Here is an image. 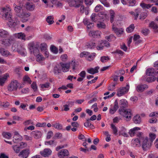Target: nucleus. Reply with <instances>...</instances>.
<instances>
[{
    "label": "nucleus",
    "instance_id": "nucleus-1",
    "mask_svg": "<svg viewBox=\"0 0 158 158\" xmlns=\"http://www.w3.org/2000/svg\"><path fill=\"white\" fill-rule=\"evenodd\" d=\"M11 10L9 6L3 7L2 9L1 15L3 19L8 21V24L9 27L18 28L19 21H15L12 19V16L10 12Z\"/></svg>",
    "mask_w": 158,
    "mask_h": 158
},
{
    "label": "nucleus",
    "instance_id": "nucleus-2",
    "mask_svg": "<svg viewBox=\"0 0 158 158\" xmlns=\"http://www.w3.org/2000/svg\"><path fill=\"white\" fill-rule=\"evenodd\" d=\"M119 104L120 108L119 109L118 111L119 114L125 117V120L126 121H130L131 119L132 116L131 110L130 109L125 110L124 109L128 105L127 100L124 99H121L120 100Z\"/></svg>",
    "mask_w": 158,
    "mask_h": 158
},
{
    "label": "nucleus",
    "instance_id": "nucleus-3",
    "mask_svg": "<svg viewBox=\"0 0 158 158\" xmlns=\"http://www.w3.org/2000/svg\"><path fill=\"white\" fill-rule=\"evenodd\" d=\"M75 61H72L71 63L64 64L60 63L59 64H56L54 67L53 72L55 74L57 75L60 73L62 70L63 72H66L69 70V67L71 66L72 69L74 70L75 69Z\"/></svg>",
    "mask_w": 158,
    "mask_h": 158
},
{
    "label": "nucleus",
    "instance_id": "nucleus-4",
    "mask_svg": "<svg viewBox=\"0 0 158 158\" xmlns=\"http://www.w3.org/2000/svg\"><path fill=\"white\" fill-rule=\"evenodd\" d=\"M13 7L16 15L22 18V21L23 22H26L28 20V18L30 15V13L24 10L23 6L21 7L20 5H19L16 3L14 4Z\"/></svg>",
    "mask_w": 158,
    "mask_h": 158
},
{
    "label": "nucleus",
    "instance_id": "nucleus-5",
    "mask_svg": "<svg viewBox=\"0 0 158 158\" xmlns=\"http://www.w3.org/2000/svg\"><path fill=\"white\" fill-rule=\"evenodd\" d=\"M108 17L107 14L104 12H101L98 15L93 13L90 16L91 19L94 22L98 21L99 19H106Z\"/></svg>",
    "mask_w": 158,
    "mask_h": 158
},
{
    "label": "nucleus",
    "instance_id": "nucleus-6",
    "mask_svg": "<svg viewBox=\"0 0 158 158\" xmlns=\"http://www.w3.org/2000/svg\"><path fill=\"white\" fill-rule=\"evenodd\" d=\"M141 142L142 148L144 150H147L149 149L152 144V143L149 140L148 137L142 138Z\"/></svg>",
    "mask_w": 158,
    "mask_h": 158
},
{
    "label": "nucleus",
    "instance_id": "nucleus-7",
    "mask_svg": "<svg viewBox=\"0 0 158 158\" xmlns=\"http://www.w3.org/2000/svg\"><path fill=\"white\" fill-rule=\"evenodd\" d=\"M140 130V128L138 127H135L131 129L129 132V133L131 137H133L136 135L137 137H140L142 135V132L139 131Z\"/></svg>",
    "mask_w": 158,
    "mask_h": 158
},
{
    "label": "nucleus",
    "instance_id": "nucleus-8",
    "mask_svg": "<svg viewBox=\"0 0 158 158\" xmlns=\"http://www.w3.org/2000/svg\"><path fill=\"white\" fill-rule=\"evenodd\" d=\"M19 85V83L16 80L11 81L8 87V89L10 91L16 90Z\"/></svg>",
    "mask_w": 158,
    "mask_h": 158
},
{
    "label": "nucleus",
    "instance_id": "nucleus-9",
    "mask_svg": "<svg viewBox=\"0 0 158 158\" xmlns=\"http://www.w3.org/2000/svg\"><path fill=\"white\" fill-rule=\"evenodd\" d=\"M129 88V85L127 84L125 87H121L119 88L117 91V95L118 97H121L123 95L128 91Z\"/></svg>",
    "mask_w": 158,
    "mask_h": 158
},
{
    "label": "nucleus",
    "instance_id": "nucleus-10",
    "mask_svg": "<svg viewBox=\"0 0 158 158\" xmlns=\"http://www.w3.org/2000/svg\"><path fill=\"white\" fill-rule=\"evenodd\" d=\"M34 42H32L29 43L28 44L27 48L31 53L34 55L39 53V50L35 46Z\"/></svg>",
    "mask_w": 158,
    "mask_h": 158
},
{
    "label": "nucleus",
    "instance_id": "nucleus-11",
    "mask_svg": "<svg viewBox=\"0 0 158 158\" xmlns=\"http://www.w3.org/2000/svg\"><path fill=\"white\" fill-rule=\"evenodd\" d=\"M88 32L89 35L94 38H100L102 34L101 31L98 30H90L87 31Z\"/></svg>",
    "mask_w": 158,
    "mask_h": 158
},
{
    "label": "nucleus",
    "instance_id": "nucleus-12",
    "mask_svg": "<svg viewBox=\"0 0 158 158\" xmlns=\"http://www.w3.org/2000/svg\"><path fill=\"white\" fill-rule=\"evenodd\" d=\"M119 106L118 99H116L113 105L110 106V107L109 110V112L111 114H113L116 112Z\"/></svg>",
    "mask_w": 158,
    "mask_h": 158
},
{
    "label": "nucleus",
    "instance_id": "nucleus-13",
    "mask_svg": "<svg viewBox=\"0 0 158 158\" xmlns=\"http://www.w3.org/2000/svg\"><path fill=\"white\" fill-rule=\"evenodd\" d=\"M42 1L45 4L46 8H52L57 3L56 0H42Z\"/></svg>",
    "mask_w": 158,
    "mask_h": 158
},
{
    "label": "nucleus",
    "instance_id": "nucleus-14",
    "mask_svg": "<svg viewBox=\"0 0 158 158\" xmlns=\"http://www.w3.org/2000/svg\"><path fill=\"white\" fill-rule=\"evenodd\" d=\"M52 153V151L49 148H45L43 150L40 151V154L43 157H48Z\"/></svg>",
    "mask_w": 158,
    "mask_h": 158
},
{
    "label": "nucleus",
    "instance_id": "nucleus-15",
    "mask_svg": "<svg viewBox=\"0 0 158 158\" xmlns=\"http://www.w3.org/2000/svg\"><path fill=\"white\" fill-rule=\"evenodd\" d=\"M0 53L1 55L5 57H13L14 55L8 51L3 48H0Z\"/></svg>",
    "mask_w": 158,
    "mask_h": 158
},
{
    "label": "nucleus",
    "instance_id": "nucleus-16",
    "mask_svg": "<svg viewBox=\"0 0 158 158\" xmlns=\"http://www.w3.org/2000/svg\"><path fill=\"white\" fill-rule=\"evenodd\" d=\"M84 24L87 27V31H89V29L92 28L94 26V23L91 22L87 18H85L83 20Z\"/></svg>",
    "mask_w": 158,
    "mask_h": 158
},
{
    "label": "nucleus",
    "instance_id": "nucleus-17",
    "mask_svg": "<svg viewBox=\"0 0 158 158\" xmlns=\"http://www.w3.org/2000/svg\"><path fill=\"white\" fill-rule=\"evenodd\" d=\"M18 53L22 56H25L27 55V52L26 49L22 46L20 45L17 50Z\"/></svg>",
    "mask_w": 158,
    "mask_h": 158
},
{
    "label": "nucleus",
    "instance_id": "nucleus-18",
    "mask_svg": "<svg viewBox=\"0 0 158 158\" xmlns=\"http://www.w3.org/2000/svg\"><path fill=\"white\" fill-rule=\"evenodd\" d=\"M69 155L68 151L67 149H63L60 151L58 153V156L61 158H64Z\"/></svg>",
    "mask_w": 158,
    "mask_h": 158
},
{
    "label": "nucleus",
    "instance_id": "nucleus-19",
    "mask_svg": "<svg viewBox=\"0 0 158 158\" xmlns=\"http://www.w3.org/2000/svg\"><path fill=\"white\" fill-rule=\"evenodd\" d=\"M106 19H99L97 23V26L99 29H105L106 27V25L104 23Z\"/></svg>",
    "mask_w": 158,
    "mask_h": 158
},
{
    "label": "nucleus",
    "instance_id": "nucleus-20",
    "mask_svg": "<svg viewBox=\"0 0 158 158\" xmlns=\"http://www.w3.org/2000/svg\"><path fill=\"white\" fill-rule=\"evenodd\" d=\"M9 77V74L7 73L0 76V85H3Z\"/></svg>",
    "mask_w": 158,
    "mask_h": 158
},
{
    "label": "nucleus",
    "instance_id": "nucleus-21",
    "mask_svg": "<svg viewBox=\"0 0 158 158\" xmlns=\"http://www.w3.org/2000/svg\"><path fill=\"white\" fill-rule=\"evenodd\" d=\"M31 135L35 139H38L41 137L42 133L41 132L39 131H32L31 132Z\"/></svg>",
    "mask_w": 158,
    "mask_h": 158
},
{
    "label": "nucleus",
    "instance_id": "nucleus-22",
    "mask_svg": "<svg viewBox=\"0 0 158 158\" xmlns=\"http://www.w3.org/2000/svg\"><path fill=\"white\" fill-rule=\"evenodd\" d=\"M13 36L16 38L23 40H26V35L23 32H19L14 34Z\"/></svg>",
    "mask_w": 158,
    "mask_h": 158
},
{
    "label": "nucleus",
    "instance_id": "nucleus-23",
    "mask_svg": "<svg viewBox=\"0 0 158 158\" xmlns=\"http://www.w3.org/2000/svg\"><path fill=\"white\" fill-rule=\"evenodd\" d=\"M29 154V149H25L22 150L20 152L19 156L23 158H27Z\"/></svg>",
    "mask_w": 158,
    "mask_h": 158
},
{
    "label": "nucleus",
    "instance_id": "nucleus-24",
    "mask_svg": "<svg viewBox=\"0 0 158 158\" xmlns=\"http://www.w3.org/2000/svg\"><path fill=\"white\" fill-rule=\"evenodd\" d=\"M24 6L25 7L27 10L30 11H33L35 7L34 4L30 2L26 3Z\"/></svg>",
    "mask_w": 158,
    "mask_h": 158
},
{
    "label": "nucleus",
    "instance_id": "nucleus-25",
    "mask_svg": "<svg viewBox=\"0 0 158 158\" xmlns=\"http://www.w3.org/2000/svg\"><path fill=\"white\" fill-rule=\"evenodd\" d=\"M112 29L118 35L123 34L124 31V30L122 28H118L115 27L114 24L112 25Z\"/></svg>",
    "mask_w": 158,
    "mask_h": 158
},
{
    "label": "nucleus",
    "instance_id": "nucleus-26",
    "mask_svg": "<svg viewBox=\"0 0 158 158\" xmlns=\"http://www.w3.org/2000/svg\"><path fill=\"white\" fill-rule=\"evenodd\" d=\"M148 88V86L147 85H139L136 87V89L138 92H141Z\"/></svg>",
    "mask_w": 158,
    "mask_h": 158
},
{
    "label": "nucleus",
    "instance_id": "nucleus-27",
    "mask_svg": "<svg viewBox=\"0 0 158 158\" xmlns=\"http://www.w3.org/2000/svg\"><path fill=\"white\" fill-rule=\"evenodd\" d=\"M99 69V68L98 66L94 68H88L87 69V72L89 74H94L98 72Z\"/></svg>",
    "mask_w": 158,
    "mask_h": 158
},
{
    "label": "nucleus",
    "instance_id": "nucleus-28",
    "mask_svg": "<svg viewBox=\"0 0 158 158\" xmlns=\"http://www.w3.org/2000/svg\"><path fill=\"white\" fill-rule=\"evenodd\" d=\"M34 55H35V60L38 62L41 63L45 60V58L40 53H37Z\"/></svg>",
    "mask_w": 158,
    "mask_h": 158
},
{
    "label": "nucleus",
    "instance_id": "nucleus-29",
    "mask_svg": "<svg viewBox=\"0 0 158 158\" xmlns=\"http://www.w3.org/2000/svg\"><path fill=\"white\" fill-rule=\"evenodd\" d=\"M155 70L153 68H149L146 71V74L148 76H153L155 75Z\"/></svg>",
    "mask_w": 158,
    "mask_h": 158
},
{
    "label": "nucleus",
    "instance_id": "nucleus-30",
    "mask_svg": "<svg viewBox=\"0 0 158 158\" xmlns=\"http://www.w3.org/2000/svg\"><path fill=\"white\" fill-rule=\"evenodd\" d=\"M11 40L10 39H3L0 40V44H1L6 46H8L11 44Z\"/></svg>",
    "mask_w": 158,
    "mask_h": 158
},
{
    "label": "nucleus",
    "instance_id": "nucleus-31",
    "mask_svg": "<svg viewBox=\"0 0 158 158\" xmlns=\"http://www.w3.org/2000/svg\"><path fill=\"white\" fill-rule=\"evenodd\" d=\"M140 12L139 9H137L135 10V11H130L129 13L135 19H136L139 16V14Z\"/></svg>",
    "mask_w": 158,
    "mask_h": 158
},
{
    "label": "nucleus",
    "instance_id": "nucleus-32",
    "mask_svg": "<svg viewBox=\"0 0 158 158\" xmlns=\"http://www.w3.org/2000/svg\"><path fill=\"white\" fill-rule=\"evenodd\" d=\"M82 2V0H73L71 1H70L69 3L71 6L77 7V4Z\"/></svg>",
    "mask_w": 158,
    "mask_h": 158
},
{
    "label": "nucleus",
    "instance_id": "nucleus-33",
    "mask_svg": "<svg viewBox=\"0 0 158 158\" xmlns=\"http://www.w3.org/2000/svg\"><path fill=\"white\" fill-rule=\"evenodd\" d=\"M9 33L3 29H0V38H4L7 37Z\"/></svg>",
    "mask_w": 158,
    "mask_h": 158
},
{
    "label": "nucleus",
    "instance_id": "nucleus-34",
    "mask_svg": "<svg viewBox=\"0 0 158 158\" xmlns=\"http://www.w3.org/2000/svg\"><path fill=\"white\" fill-rule=\"evenodd\" d=\"M149 27L155 32H158V25L154 22H152L150 23Z\"/></svg>",
    "mask_w": 158,
    "mask_h": 158
},
{
    "label": "nucleus",
    "instance_id": "nucleus-35",
    "mask_svg": "<svg viewBox=\"0 0 158 158\" xmlns=\"http://www.w3.org/2000/svg\"><path fill=\"white\" fill-rule=\"evenodd\" d=\"M45 144L46 145H50L51 146H55L57 144V142L54 140H50L45 142Z\"/></svg>",
    "mask_w": 158,
    "mask_h": 158
},
{
    "label": "nucleus",
    "instance_id": "nucleus-36",
    "mask_svg": "<svg viewBox=\"0 0 158 158\" xmlns=\"http://www.w3.org/2000/svg\"><path fill=\"white\" fill-rule=\"evenodd\" d=\"M134 123L135 124H139L141 121V118L139 115H136L133 118Z\"/></svg>",
    "mask_w": 158,
    "mask_h": 158
},
{
    "label": "nucleus",
    "instance_id": "nucleus-37",
    "mask_svg": "<svg viewBox=\"0 0 158 158\" xmlns=\"http://www.w3.org/2000/svg\"><path fill=\"white\" fill-rule=\"evenodd\" d=\"M96 56V54L95 53H93L90 54H89L87 56L86 60L89 61L93 60Z\"/></svg>",
    "mask_w": 158,
    "mask_h": 158
},
{
    "label": "nucleus",
    "instance_id": "nucleus-38",
    "mask_svg": "<svg viewBox=\"0 0 158 158\" xmlns=\"http://www.w3.org/2000/svg\"><path fill=\"white\" fill-rule=\"evenodd\" d=\"M14 139H13V142L14 143H18L22 139V137L20 135H18V136H14Z\"/></svg>",
    "mask_w": 158,
    "mask_h": 158
},
{
    "label": "nucleus",
    "instance_id": "nucleus-39",
    "mask_svg": "<svg viewBox=\"0 0 158 158\" xmlns=\"http://www.w3.org/2000/svg\"><path fill=\"white\" fill-rule=\"evenodd\" d=\"M50 85V84L49 83H46L44 84H41L40 85V88H41V90H44V88H48Z\"/></svg>",
    "mask_w": 158,
    "mask_h": 158
},
{
    "label": "nucleus",
    "instance_id": "nucleus-40",
    "mask_svg": "<svg viewBox=\"0 0 158 158\" xmlns=\"http://www.w3.org/2000/svg\"><path fill=\"white\" fill-rule=\"evenodd\" d=\"M110 22L112 23L114 21L115 17V13L113 10H110Z\"/></svg>",
    "mask_w": 158,
    "mask_h": 158
},
{
    "label": "nucleus",
    "instance_id": "nucleus-41",
    "mask_svg": "<svg viewBox=\"0 0 158 158\" xmlns=\"http://www.w3.org/2000/svg\"><path fill=\"white\" fill-rule=\"evenodd\" d=\"M141 141H140L138 139L132 140L131 141L132 144L134 147L138 146L140 143L141 142Z\"/></svg>",
    "mask_w": 158,
    "mask_h": 158
},
{
    "label": "nucleus",
    "instance_id": "nucleus-42",
    "mask_svg": "<svg viewBox=\"0 0 158 158\" xmlns=\"http://www.w3.org/2000/svg\"><path fill=\"white\" fill-rule=\"evenodd\" d=\"M135 26L134 24H131L126 29V31L127 33H130L132 32L134 30Z\"/></svg>",
    "mask_w": 158,
    "mask_h": 158
},
{
    "label": "nucleus",
    "instance_id": "nucleus-43",
    "mask_svg": "<svg viewBox=\"0 0 158 158\" xmlns=\"http://www.w3.org/2000/svg\"><path fill=\"white\" fill-rule=\"evenodd\" d=\"M86 47L88 48H93L95 47V43L92 42L88 43L86 45Z\"/></svg>",
    "mask_w": 158,
    "mask_h": 158
},
{
    "label": "nucleus",
    "instance_id": "nucleus-44",
    "mask_svg": "<svg viewBox=\"0 0 158 158\" xmlns=\"http://www.w3.org/2000/svg\"><path fill=\"white\" fill-rule=\"evenodd\" d=\"M2 135L4 137L8 139L11 138L12 136L11 134L10 133L6 132H3L2 133Z\"/></svg>",
    "mask_w": 158,
    "mask_h": 158
},
{
    "label": "nucleus",
    "instance_id": "nucleus-45",
    "mask_svg": "<svg viewBox=\"0 0 158 158\" xmlns=\"http://www.w3.org/2000/svg\"><path fill=\"white\" fill-rule=\"evenodd\" d=\"M149 140L152 143L153 141L155 139L156 136L155 134L150 133L149 134Z\"/></svg>",
    "mask_w": 158,
    "mask_h": 158
},
{
    "label": "nucleus",
    "instance_id": "nucleus-46",
    "mask_svg": "<svg viewBox=\"0 0 158 158\" xmlns=\"http://www.w3.org/2000/svg\"><path fill=\"white\" fill-rule=\"evenodd\" d=\"M84 125L87 127H90L92 129L94 128V126L89 122V120H87V121L84 123Z\"/></svg>",
    "mask_w": 158,
    "mask_h": 158
},
{
    "label": "nucleus",
    "instance_id": "nucleus-47",
    "mask_svg": "<svg viewBox=\"0 0 158 158\" xmlns=\"http://www.w3.org/2000/svg\"><path fill=\"white\" fill-rule=\"evenodd\" d=\"M61 60L63 61H66L68 59V56L67 55L65 54H64L62 55L60 57Z\"/></svg>",
    "mask_w": 158,
    "mask_h": 158
},
{
    "label": "nucleus",
    "instance_id": "nucleus-48",
    "mask_svg": "<svg viewBox=\"0 0 158 158\" xmlns=\"http://www.w3.org/2000/svg\"><path fill=\"white\" fill-rule=\"evenodd\" d=\"M28 106V105L27 103H21L20 104L19 108H21L23 110H27V107Z\"/></svg>",
    "mask_w": 158,
    "mask_h": 158
},
{
    "label": "nucleus",
    "instance_id": "nucleus-49",
    "mask_svg": "<svg viewBox=\"0 0 158 158\" xmlns=\"http://www.w3.org/2000/svg\"><path fill=\"white\" fill-rule=\"evenodd\" d=\"M53 18L52 16H49L46 19L47 22L50 24L53 23L54 22L53 20Z\"/></svg>",
    "mask_w": 158,
    "mask_h": 158
},
{
    "label": "nucleus",
    "instance_id": "nucleus-50",
    "mask_svg": "<svg viewBox=\"0 0 158 158\" xmlns=\"http://www.w3.org/2000/svg\"><path fill=\"white\" fill-rule=\"evenodd\" d=\"M89 54V53L87 52H81L80 54V57L81 58L85 57L86 59L88 56Z\"/></svg>",
    "mask_w": 158,
    "mask_h": 158
},
{
    "label": "nucleus",
    "instance_id": "nucleus-51",
    "mask_svg": "<svg viewBox=\"0 0 158 158\" xmlns=\"http://www.w3.org/2000/svg\"><path fill=\"white\" fill-rule=\"evenodd\" d=\"M23 80L25 82L28 83L29 84H30L31 82V81L30 77L27 76H25L24 77Z\"/></svg>",
    "mask_w": 158,
    "mask_h": 158
},
{
    "label": "nucleus",
    "instance_id": "nucleus-52",
    "mask_svg": "<svg viewBox=\"0 0 158 158\" xmlns=\"http://www.w3.org/2000/svg\"><path fill=\"white\" fill-rule=\"evenodd\" d=\"M111 129H112L114 134L115 135L117 134L118 130L116 126L113 123L110 125Z\"/></svg>",
    "mask_w": 158,
    "mask_h": 158
},
{
    "label": "nucleus",
    "instance_id": "nucleus-53",
    "mask_svg": "<svg viewBox=\"0 0 158 158\" xmlns=\"http://www.w3.org/2000/svg\"><path fill=\"white\" fill-rule=\"evenodd\" d=\"M156 78L154 76H149L146 79V81L149 82L154 81L156 79Z\"/></svg>",
    "mask_w": 158,
    "mask_h": 158
},
{
    "label": "nucleus",
    "instance_id": "nucleus-54",
    "mask_svg": "<svg viewBox=\"0 0 158 158\" xmlns=\"http://www.w3.org/2000/svg\"><path fill=\"white\" fill-rule=\"evenodd\" d=\"M140 6L143 8L148 9L151 7L152 5L149 4H147L144 3H140Z\"/></svg>",
    "mask_w": 158,
    "mask_h": 158
},
{
    "label": "nucleus",
    "instance_id": "nucleus-55",
    "mask_svg": "<svg viewBox=\"0 0 158 158\" xmlns=\"http://www.w3.org/2000/svg\"><path fill=\"white\" fill-rule=\"evenodd\" d=\"M51 51L54 54H57L58 52V49L54 46L52 45L50 47Z\"/></svg>",
    "mask_w": 158,
    "mask_h": 158
},
{
    "label": "nucleus",
    "instance_id": "nucleus-56",
    "mask_svg": "<svg viewBox=\"0 0 158 158\" xmlns=\"http://www.w3.org/2000/svg\"><path fill=\"white\" fill-rule=\"evenodd\" d=\"M103 8L102 6L100 5H97L95 8L94 10L96 12H98L102 10Z\"/></svg>",
    "mask_w": 158,
    "mask_h": 158
},
{
    "label": "nucleus",
    "instance_id": "nucleus-57",
    "mask_svg": "<svg viewBox=\"0 0 158 158\" xmlns=\"http://www.w3.org/2000/svg\"><path fill=\"white\" fill-rule=\"evenodd\" d=\"M104 46L103 44V43L102 41L100 42L98 45L96 46V48L98 50H101L103 49Z\"/></svg>",
    "mask_w": 158,
    "mask_h": 158
},
{
    "label": "nucleus",
    "instance_id": "nucleus-58",
    "mask_svg": "<svg viewBox=\"0 0 158 158\" xmlns=\"http://www.w3.org/2000/svg\"><path fill=\"white\" fill-rule=\"evenodd\" d=\"M31 86L34 91H37L38 89L36 82H33L31 85Z\"/></svg>",
    "mask_w": 158,
    "mask_h": 158
},
{
    "label": "nucleus",
    "instance_id": "nucleus-59",
    "mask_svg": "<svg viewBox=\"0 0 158 158\" xmlns=\"http://www.w3.org/2000/svg\"><path fill=\"white\" fill-rule=\"evenodd\" d=\"M47 45L45 44H41L40 48L42 52H44L47 49Z\"/></svg>",
    "mask_w": 158,
    "mask_h": 158
},
{
    "label": "nucleus",
    "instance_id": "nucleus-60",
    "mask_svg": "<svg viewBox=\"0 0 158 158\" xmlns=\"http://www.w3.org/2000/svg\"><path fill=\"white\" fill-rule=\"evenodd\" d=\"M13 149L14 150L15 152L16 153H18L20 152V147L17 145H15L13 146Z\"/></svg>",
    "mask_w": 158,
    "mask_h": 158
},
{
    "label": "nucleus",
    "instance_id": "nucleus-61",
    "mask_svg": "<svg viewBox=\"0 0 158 158\" xmlns=\"http://www.w3.org/2000/svg\"><path fill=\"white\" fill-rule=\"evenodd\" d=\"M68 146V145L67 144H65L63 145L58 146L56 148V151H58L60 149L67 147Z\"/></svg>",
    "mask_w": 158,
    "mask_h": 158
},
{
    "label": "nucleus",
    "instance_id": "nucleus-62",
    "mask_svg": "<svg viewBox=\"0 0 158 158\" xmlns=\"http://www.w3.org/2000/svg\"><path fill=\"white\" fill-rule=\"evenodd\" d=\"M136 3V1L135 0H129V2L127 3V4L130 6H134Z\"/></svg>",
    "mask_w": 158,
    "mask_h": 158
},
{
    "label": "nucleus",
    "instance_id": "nucleus-63",
    "mask_svg": "<svg viewBox=\"0 0 158 158\" xmlns=\"http://www.w3.org/2000/svg\"><path fill=\"white\" fill-rule=\"evenodd\" d=\"M19 45H18L16 43H14L12 45V49L13 51L16 52L17 51V50L19 46Z\"/></svg>",
    "mask_w": 158,
    "mask_h": 158
},
{
    "label": "nucleus",
    "instance_id": "nucleus-64",
    "mask_svg": "<svg viewBox=\"0 0 158 158\" xmlns=\"http://www.w3.org/2000/svg\"><path fill=\"white\" fill-rule=\"evenodd\" d=\"M107 0H100L101 2L106 7H109L110 6L109 3L106 1Z\"/></svg>",
    "mask_w": 158,
    "mask_h": 158
}]
</instances>
